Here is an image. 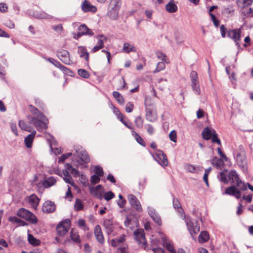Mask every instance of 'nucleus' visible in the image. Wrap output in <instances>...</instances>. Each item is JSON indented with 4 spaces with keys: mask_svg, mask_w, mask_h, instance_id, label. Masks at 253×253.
I'll return each mask as SVG.
<instances>
[{
    "mask_svg": "<svg viewBox=\"0 0 253 253\" xmlns=\"http://www.w3.org/2000/svg\"><path fill=\"white\" fill-rule=\"evenodd\" d=\"M16 215L29 222L31 224H36L38 222L37 216L27 209L21 208L17 211Z\"/></svg>",
    "mask_w": 253,
    "mask_h": 253,
    "instance_id": "f257e3e1",
    "label": "nucleus"
},
{
    "mask_svg": "<svg viewBox=\"0 0 253 253\" xmlns=\"http://www.w3.org/2000/svg\"><path fill=\"white\" fill-rule=\"evenodd\" d=\"M28 118L29 120V124H33L38 131H41L47 128L48 120L46 118V120H44L43 118L39 119L28 116Z\"/></svg>",
    "mask_w": 253,
    "mask_h": 253,
    "instance_id": "f03ea898",
    "label": "nucleus"
},
{
    "mask_svg": "<svg viewBox=\"0 0 253 253\" xmlns=\"http://www.w3.org/2000/svg\"><path fill=\"white\" fill-rule=\"evenodd\" d=\"M76 153L77 156L80 159V160L77 161L78 164L76 166L82 165V168L87 167L83 164V163L86 164L90 162V158L87 152L84 150L78 149L76 150Z\"/></svg>",
    "mask_w": 253,
    "mask_h": 253,
    "instance_id": "7ed1b4c3",
    "label": "nucleus"
},
{
    "mask_svg": "<svg viewBox=\"0 0 253 253\" xmlns=\"http://www.w3.org/2000/svg\"><path fill=\"white\" fill-rule=\"evenodd\" d=\"M71 220L69 219H66L60 222L56 227L58 234L60 236H64L68 231L70 227Z\"/></svg>",
    "mask_w": 253,
    "mask_h": 253,
    "instance_id": "20e7f679",
    "label": "nucleus"
},
{
    "mask_svg": "<svg viewBox=\"0 0 253 253\" xmlns=\"http://www.w3.org/2000/svg\"><path fill=\"white\" fill-rule=\"evenodd\" d=\"M134 239L139 245L145 248L146 240L145 237L144 231L142 229H137L133 232Z\"/></svg>",
    "mask_w": 253,
    "mask_h": 253,
    "instance_id": "39448f33",
    "label": "nucleus"
},
{
    "mask_svg": "<svg viewBox=\"0 0 253 253\" xmlns=\"http://www.w3.org/2000/svg\"><path fill=\"white\" fill-rule=\"evenodd\" d=\"M154 159L161 166L166 167L168 165V160L166 154L162 150L157 151L155 154L153 155Z\"/></svg>",
    "mask_w": 253,
    "mask_h": 253,
    "instance_id": "423d86ee",
    "label": "nucleus"
},
{
    "mask_svg": "<svg viewBox=\"0 0 253 253\" xmlns=\"http://www.w3.org/2000/svg\"><path fill=\"white\" fill-rule=\"evenodd\" d=\"M98 39V42L95 46L91 49L92 52H96L99 50L103 48L104 46V42L107 41V38L103 35H99L95 37Z\"/></svg>",
    "mask_w": 253,
    "mask_h": 253,
    "instance_id": "0eeeda50",
    "label": "nucleus"
},
{
    "mask_svg": "<svg viewBox=\"0 0 253 253\" xmlns=\"http://www.w3.org/2000/svg\"><path fill=\"white\" fill-rule=\"evenodd\" d=\"M241 29H235L233 30H229L227 31V36L229 38L234 40L238 46H240L238 42L241 38Z\"/></svg>",
    "mask_w": 253,
    "mask_h": 253,
    "instance_id": "6e6552de",
    "label": "nucleus"
},
{
    "mask_svg": "<svg viewBox=\"0 0 253 253\" xmlns=\"http://www.w3.org/2000/svg\"><path fill=\"white\" fill-rule=\"evenodd\" d=\"M146 118L150 122H154L157 120V114L153 106L146 105Z\"/></svg>",
    "mask_w": 253,
    "mask_h": 253,
    "instance_id": "1a4fd4ad",
    "label": "nucleus"
},
{
    "mask_svg": "<svg viewBox=\"0 0 253 253\" xmlns=\"http://www.w3.org/2000/svg\"><path fill=\"white\" fill-rule=\"evenodd\" d=\"M128 200L131 206L138 212H141L142 211V208L141 207L140 202L135 196L132 194L128 195Z\"/></svg>",
    "mask_w": 253,
    "mask_h": 253,
    "instance_id": "9d476101",
    "label": "nucleus"
},
{
    "mask_svg": "<svg viewBox=\"0 0 253 253\" xmlns=\"http://www.w3.org/2000/svg\"><path fill=\"white\" fill-rule=\"evenodd\" d=\"M187 226L190 233L196 234L200 231V226L197 221L192 222L190 220L187 219L186 221Z\"/></svg>",
    "mask_w": 253,
    "mask_h": 253,
    "instance_id": "9b49d317",
    "label": "nucleus"
},
{
    "mask_svg": "<svg viewBox=\"0 0 253 253\" xmlns=\"http://www.w3.org/2000/svg\"><path fill=\"white\" fill-rule=\"evenodd\" d=\"M224 194L234 196L237 199H240L242 196V193L240 192L238 189H236L235 185H232L230 187L226 188Z\"/></svg>",
    "mask_w": 253,
    "mask_h": 253,
    "instance_id": "f8f14e48",
    "label": "nucleus"
},
{
    "mask_svg": "<svg viewBox=\"0 0 253 253\" xmlns=\"http://www.w3.org/2000/svg\"><path fill=\"white\" fill-rule=\"evenodd\" d=\"M57 57L59 59L66 64H70V59L69 57V52L66 50H62L58 51L57 54Z\"/></svg>",
    "mask_w": 253,
    "mask_h": 253,
    "instance_id": "ddd939ff",
    "label": "nucleus"
},
{
    "mask_svg": "<svg viewBox=\"0 0 253 253\" xmlns=\"http://www.w3.org/2000/svg\"><path fill=\"white\" fill-rule=\"evenodd\" d=\"M56 206L54 202L51 201H45L42 206V210L44 212L51 213L55 211Z\"/></svg>",
    "mask_w": 253,
    "mask_h": 253,
    "instance_id": "4468645a",
    "label": "nucleus"
},
{
    "mask_svg": "<svg viewBox=\"0 0 253 253\" xmlns=\"http://www.w3.org/2000/svg\"><path fill=\"white\" fill-rule=\"evenodd\" d=\"M94 234L96 240L101 244H104L105 242L104 237L101 228L99 225H97L95 226Z\"/></svg>",
    "mask_w": 253,
    "mask_h": 253,
    "instance_id": "2eb2a0df",
    "label": "nucleus"
},
{
    "mask_svg": "<svg viewBox=\"0 0 253 253\" xmlns=\"http://www.w3.org/2000/svg\"><path fill=\"white\" fill-rule=\"evenodd\" d=\"M82 9L84 12H92L94 13L97 11L96 6L91 4L87 0H84L82 3Z\"/></svg>",
    "mask_w": 253,
    "mask_h": 253,
    "instance_id": "dca6fc26",
    "label": "nucleus"
},
{
    "mask_svg": "<svg viewBox=\"0 0 253 253\" xmlns=\"http://www.w3.org/2000/svg\"><path fill=\"white\" fill-rule=\"evenodd\" d=\"M148 213L156 223H157L159 226L161 225V219L158 214L156 212L155 210L149 208Z\"/></svg>",
    "mask_w": 253,
    "mask_h": 253,
    "instance_id": "f3484780",
    "label": "nucleus"
},
{
    "mask_svg": "<svg viewBox=\"0 0 253 253\" xmlns=\"http://www.w3.org/2000/svg\"><path fill=\"white\" fill-rule=\"evenodd\" d=\"M228 178L229 182H230L232 185H235L240 179L238 174L235 170H231L228 173Z\"/></svg>",
    "mask_w": 253,
    "mask_h": 253,
    "instance_id": "a211bd4d",
    "label": "nucleus"
},
{
    "mask_svg": "<svg viewBox=\"0 0 253 253\" xmlns=\"http://www.w3.org/2000/svg\"><path fill=\"white\" fill-rule=\"evenodd\" d=\"M119 9L108 6L107 15L112 20H116L119 16Z\"/></svg>",
    "mask_w": 253,
    "mask_h": 253,
    "instance_id": "6ab92c4d",
    "label": "nucleus"
},
{
    "mask_svg": "<svg viewBox=\"0 0 253 253\" xmlns=\"http://www.w3.org/2000/svg\"><path fill=\"white\" fill-rule=\"evenodd\" d=\"M28 109L31 113L35 116L34 117L39 119L43 118L44 120H46V117L35 106L32 105H29L28 106Z\"/></svg>",
    "mask_w": 253,
    "mask_h": 253,
    "instance_id": "aec40b11",
    "label": "nucleus"
},
{
    "mask_svg": "<svg viewBox=\"0 0 253 253\" xmlns=\"http://www.w3.org/2000/svg\"><path fill=\"white\" fill-rule=\"evenodd\" d=\"M78 53L80 54L81 58H84L87 62L89 61V53L87 51L85 47L79 46L78 47Z\"/></svg>",
    "mask_w": 253,
    "mask_h": 253,
    "instance_id": "412c9836",
    "label": "nucleus"
},
{
    "mask_svg": "<svg viewBox=\"0 0 253 253\" xmlns=\"http://www.w3.org/2000/svg\"><path fill=\"white\" fill-rule=\"evenodd\" d=\"M31 132V133L26 136L24 139L25 146L28 148L32 147L33 140L36 134L35 130Z\"/></svg>",
    "mask_w": 253,
    "mask_h": 253,
    "instance_id": "4be33fe9",
    "label": "nucleus"
},
{
    "mask_svg": "<svg viewBox=\"0 0 253 253\" xmlns=\"http://www.w3.org/2000/svg\"><path fill=\"white\" fill-rule=\"evenodd\" d=\"M40 199L35 194H32L30 196L28 197V202L30 203L32 207L35 210L37 209Z\"/></svg>",
    "mask_w": 253,
    "mask_h": 253,
    "instance_id": "5701e85b",
    "label": "nucleus"
},
{
    "mask_svg": "<svg viewBox=\"0 0 253 253\" xmlns=\"http://www.w3.org/2000/svg\"><path fill=\"white\" fill-rule=\"evenodd\" d=\"M163 246L171 253H176V251L174 250L173 246L170 244V242L168 241L167 237L165 236L162 237Z\"/></svg>",
    "mask_w": 253,
    "mask_h": 253,
    "instance_id": "b1692460",
    "label": "nucleus"
},
{
    "mask_svg": "<svg viewBox=\"0 0 253 253\" xmlns=\"http://www.w3.org/2000/svg\"><path fill=\"white\" fill-rule=\"evenodd\" d=\"M47 61H48L49 62L52 63L53 65H54L55 67H56L58 68H59L61 71H63L64 72L67 73V71L69 70L68 68H67L66 67L63 66L62 64H60L59 62L58 61L52 58H48L46 59Z\"/></svg>",
    "mask_w": 253,
    "mask_h": 253,
    "instance_id": "393cba45",
    "label": "nucleus"
},
{
    "mask_svg": "<svg viewBox=\"0 0 253 253\" xmlns=\"http://www.w3.org/2000/svg\"><path fill=\"white\" fill-rule=\"evenodd\" d=\"M212 129L213 128L211 129L209 127H206L203 129L202 135L204 139L208 140L211 138V136L213 134Z\"/></svg>",
    "mask_w": 253,
    "mask_h": 253,
    "instance_id": "a878e982",
    "label": "nucleus"
},
{
    "mask_svg": "<svg viewBox=\"0 0 253 253\" xmlns=\"http://www.w3.org/2000/svg\"><path fill=\"white\" fill-rule=\"evenodd\" d=\"M56 182V180L55 178L52 176H50L42 181V185L44 188H47L54 185Z\"/></svg>",
    "mask_w": 253,
    "mask_h": 253,
    "instance_id": "bb28decb",
    "label": "nucleus"
},
{
    "mask_svg": "<svg viewBox=\"0 0 253 253\" xmlns=\"http://www.w3.org/2000/svg\"><path fill=\"white\" fill-rule=\"evenodd\" d=\"M103 225L105 227L107 233L109 235L113 231V221L112 219H105Z\"/></svg>",
    "mask_w": 253,
    "mask_h": 253,
    "instance_id": "cd10ccee",
    "label": "nucleus"
},
{
    "mask_svg": "<svg viewBox=\"0 0 253 253\" xmlns=\"http://www.w3.org/2000/svg\"><path fill=\"white\" fill-rule=\"evenodd\" d=\"M79 31L81 32L82 34L83 35H89V36H93L94 33L93 32L89 29L85 24L81 25L78 28Z\"/></svg>",
    "mask_w": 253,
    "mask_h": 253,
    "instance_id": "c85d7f7f",
    "label": "nucleus"
},
{
    "mask_svg": "<svg viewBox=\"0 0 253 253\" xmlns=\"http://www.w3.org/2000/svg\"><path fill=\"white\" fill-rule=\"evenodd\" d=\"M63 174L64 176L63 179L67 183L71 184L72 186H74L75 183L74 180L70 174L69 171L66 169L63 170Z\"/></svg>",
    "mask_w": 253,
    "mask_h": 253,
    "instance_id": "c756f323",
    "label": "nucleus"
},
{
    "mask_svg": "<svg viewBox=\"0 0 253 253\" xmlns=\"http://www.w3.org/2000/svg\"><path fill=\"white\" fill-rule=\"evenodd\" d=\"M166 9L169 13H173L177 11V7L174 3V0H170L166 5Z\"/></svg>",
    "mask_w": 253,
    "mask_h": 253,
    "instance_id": "7c9ffc66",
    "label": "nucleus"
},
{
    "mask_svg": "<svg viewBox=\"0 0 253 253\" xmlns=\"http://www.w3.org/2000/svg\"><path fill=\"white\" fill-rule=\"evenodd\" d=\"M236 189H238L242 193V191H246L247 189V184L241 179L235 184Z\"/></svg>",
    "mask_w": 253,
    "mask_h": 253,
    "instance_id": "2f4dec72",
    "label": "nucleus"
},
{
    "mask_svg": "<svg viewBox=\"0 0 253 253\" xmlns=\"http://www.w3.org/2000/svg\"><path fill=\"white\" fill-rule=\"evenodd\" d=\"M209 239V234L207 231H202L199 236L198 241L201 243H204Z\"/></svg>",
    "mask_w": 253,
    "mask_h": 253,
    "instance_id": "473e14b6",
    "label": "nucleus"
},
{
    "mask_svg": "<svg viewBox=\"0 0 253 253\" xmlns=\"http://www.w3.org/2000/svg\"><path fill=\"white\" fill-rule=\"evenodd\" d=\"M227 172V170L226 169H224L222 171H221L220 172L219 176H218V179L225 184H228L229 183Z\"/></svg>",
    "mask_w": 253,
    "mask_h": 253,
    "instance_id": "72a5a7b5",
    "label": "nucleus"
},
{
    "mask_svg": "<svg viewBox=\"0 0 253 253\" xmlns=\"http://www.w3.org/2000/svg\"><path fill=\"white\" fill-rule=\"evenodd\" d=\"M122 4V0H109L108 6L120 10Z\"/></svg>",
    "mask_w": 253,
    "mask_h": 253,
    "instance_id": "f704fd0d",
    "label": "nucleus"
},
{
    "mask_svg": "<svg viewBox=\"0 0 253 253\" xmlns=\"http://www.w3.org/2000/svg\"><path fill=\"white\" fill-rule=\"evenodd\" d=\"M70 238H71L72 240L76 243L79 244L81 243L80 236L79 235L78 232L75 230L74 229H72L71 230Z\"/></svg>",
    "mask_w": 253,
    "mask_h": 253,
    "instance_id": "c9c22d12",
    "label": "nucleus"
},
{
    "mask_svg": "<svg viewBox=\"0 0 253 253\" xmlns=\"http://www.w3.org/2000/svg\"><path fill=\"white\" fill-rule=\"evenodd\" d=\"M29 123L28 124L25 122L23 120H20L19 121V126L23 130L31 132L32 131V127L29 125Z\"/></svg>",
    "mask_w": 253,
    "mask_h": 253,
    "instance_id": "e433bc0d",
    "label": "nucleus"
},
{
    "mask_svg": "<svg viewBox=\"0 0 253 253\" xmlns=\"http://www.w3.org/2000/svg\"><path fill=\"white\" fill-rule=\"evenodd\" d=\"M28 241L32 246H37L41 244V241L35 238L32 234H28Z\"/></svg>",
    "mask_w": 253,
    "mask_h": 253,
    "instance_id": "4c0bfd02",
    "label": "nucleus"
},
{
    "mask_svg": "<svg viewBox=\"0 0 253 253\" xmlns=\"http://www.w3.org/2000/svg\"><path fill=\"white\" fill-rule=\"evenodd\" d=\"M237 162L240 167L244 168L247 163L246 158L239 154L237 155Z\"/></svg>",
    "mask_w": 253,
    "mask_h": 253,
    "instance_id": "58836bf2",
    "label": "nucleus"
},
{
    "mask_svg": "<svg viewBox=\"0 0 253 253\" xmlns=\"http://www.w3.org/2000/svg\"><path fill=\"white\" fill-rule=\"evenodd\" d=\"M242 14L245 17H253V10L251 8L244 7L242 11Z\"/></svg>",
    "mask_w": 253,
    "mask_h": 253,
    "instance_id": "ea45409f",
    "label": "nucleus"
},
{
    "mask_svg": "<svg viewBox=\"0 0 253 253\" xmlns=\"http://www.w3.org/2000/svg\"><path fill=\"white\" fill-rule=\"evenodd\" d=\"M253 0H237V4L242 8L247 7L253 3Z\"/></svg>",
    "mask_w": 253,
    "mask_h": 253,
    "instance_id": "a19ab883",
    "label": "nucleus"
},
{
    "mask_svg": "<svg viewBox=\"0 0 253 253\" xmlns=\"http://www.w3.org/2000/svg\"><path fill=\"white\" fill-rule=\"evenodd\" d=\"M66 169L74 177L79 176L80 175L79 170L73 168V167L69 164H66Z\"/></svg>",
    "mask_w": 253,
    "mask_h": 253,
    "instance_id": "79ce46f5",
    "label": "nucleus"
},
{
    "mask_svg": "<svg viewBox=\"0 0 253 253\" xmlns=\"http://www.w3.org/2000/svg\"><path fill=\"white\" fill-rule=\"evenodd\" d=\"M113 95L116 99L117 101L120 104H124L125 103V100L123 96L118 91H114L113 92Z\"/></svg>",
    "mask_w": 253,
    "mask_h": 253,
    "instance_id": "37998d69",
    "label": "nucleus"
},
{
    "mask_svg": "<svg viewBox=\"0 0 253 253\" xmlns=\"http://www.w3.org/2000/svg\"><path fill=\"white\" fill-rule=\"evenodd\" d=\"M123 50L126 53H129L131 51H135V47L128 42H125L124 44Z\"/></svg>",
    "mask_w": 253,
    "mask_h": 253,
    "instance_id": "c03bdc74",
    "label": "nucleus"
},
{
    "mask_svg": "<svg viewBox=\"0 0 253 253\" xmlns=\"http://www.w3.org/2000/svg\"><path fill=\"white\" fill-rule=\"evenodd\" d=\"M132 134L135 136V139L137 143H138L140 145L143 147H145L146 146V143L145 142L144 140L140 135H138L137 133L135 132L134 130H132Z\"/></svg>",
    "mask_w": 253,
    "mask_h": 253,
    "instance_id": "a18cd8bd",
    "label": "nucleus"
},
{
    "mask_svg": "<svg viewBox=\"0 0 253 253\" xmlns=\"http://www.w3.org/2000/svg\"><path fill=\"white\" fill-rule=\"evenodd\" d=\"M234 11V9L233 6L229 5L227 6H224L222 10V13L225 14L229 15Z\"/></svg>",
    "mask_w": 253,
    "mask_h": 253,
    "instance_id": "49530a36",
    "label": "nucleus"
},
{
    "mask_svg": "<svg viewBox=\"0 0 253 253\" xmlns=\"http://www.w3.org/2000/svg\"><path fill=\"white\" fill-rule=\"evenodd\" d=\"M192 86V88L193 90L195 91V93L199 95L200 94L201 91H200V85L199 84V82H196L192 83L191 84Z\"/></svg>",
    "mask_w": 253,
    "mask_h": 253,
    "instance_id": "de8ad7c7",
    "label": "nucleus"
},
{
    "mask_svg": "<svg viewBox=\"0 0 253 253\" xmlns=\"http://www.w3.org/2000/svg\"><path fill=\"white\" fill-rule=\"evenodd\" d=\"M94 172L95 175H98L99 176L102 177L103 175V170L102 168L98 166H96L94 167Z\"/></svg>",
    "mask_w": 253,
    "mask_h": 253,
    "instance_id": "09e8293b",
    "label": "nucleus"
},
{
    "mask_svg": "<svg viewBox=\"0 0 253 253\" xmlns=\"http://www.w3.org/2000/svg\"><path fill=\"white\" fill-rule=\"evenodd\" d=\"M78 72L79 75L84 78L87 79L89 77V73L85 70L80 69L78 70Z\"/></svg>",
    "mask_w": 253,
    "mask_h": 253,
    "instance_id": "8fccbe9b",
    "label": "nucleus"
},
{
    "mask_svg": "<svg viewBox=\"0 0 253 253\" xmlns=\"http://www.w3.org/2000/svg\"><path fill=\"white\" fill-rule=\"evenodd\" d=\"M135 124L136 126L139 128L143 127V120L140 116H138L136 118L135 120Z\"/></svg>",
    "mask_w": 253,
    "mask_h": 253,
    "instance_id": "3c124183",
    "label": "nucleus"
},
{
    "mask_svg": "<svg viewBox=\"0 0 253 253\" xmlns=\"http://www.w3.org/2000/svg\"><path fill=\"white\" fill-rule=\"evenodd\" d=\"M74 207H75V209L77 211H80L83 209V208H84L83 205L82 204V203L80 199H76L75 205H74Z\"/></svg>",
    "mask_w": 253,
    "mask_h": 253,
    "instance_id": "603ef678",
    "label": "nucleus"
},
{
    "mask_svg": "<svg viewBox=\"0 0 253 253\" xmlns=\"http://www.w3.org/2000/svg\"><path fill=\"white\" fill-rule=\"evenodd\" d=\"M164 62L165 61L160 62L157 64V67L155 70L154 71V73L159 72L165 68L166 66Z\"/></svg>",
    "mask_w": 253,
    "mask_h": 253,
    "instance_id": "864d4df0",
    "label": "nucleus"
},
{
    "mask_svg": "<svg viewBox=\"0 0 253 253\" xmlns=\"http://www.w3.org/2000/svg\"><path fill=\"white\" fill-rule=\"evenodd\" d=\"M221 162V159H218L216 157H214L211 161V164L217 168L220 167Z\"/></svg>",
    "mask_w": 253,
    "mask_h": 253,
    "instance_id": "5fc2aeb1",
    "label": "nucleus"
},
{
    "mask_svg": "<svg viewBox=\"0 0 253 253\" xmlns=\"http://www.w3.org/2000/svg\"><path fill=\"white\" fill-rule=\"evenodd\" d=\"M100 176H99L98 175L94 174L92 175L90 177V181L91 183L93 185L95 184L96 183H98L100 181Z\"/></svg>",
    "mask_w": 253,
    "mask_h": 253,
    "instance_id": "6e6d98bb",
    "label": "nucleus"
},
{
    "mask_svg": "<svg viewBox=\"0 0 253 253\" xmlns=\"http://www.w3.org/2000/svg\"><path fill=\"white\" fill-rule=\"evenodd\" d=\"M115 197V194L111 191L106 192L104 195V198L106 201H108L113 199Z\"/></svg>",
    "mask_w": 253,
    "mask_h": 253,
    "instance_id": "4d7b16f0",
    "label": "nucleus"
},
{
    "mask_svg": "<svg viewBox=\"0 0 253 253\" xmlns=\"http://www.w3.org/2000/svg\"><path fill=\"white\" fill-rule=\"evenodd\" d=\"M169 137L171 141L176 142L177 141V134L175 130H172L169 134Z\"/></svg>",
    "mask_w": 253,
    "mask_h": 253,
    "instance_id": "13d9d810",
    "label": "nucleus"
},
{
    "mask_svg": "<svg viewBox=\"0 0 253 253\" xmlns=\"http://www.w3.org/2000/svg\"><path fill=\"white\" fill-rule=\"evenodd\" d=\"M190 77L191 80V83L196 82L198 81V75L196 71H192L191 72Z\"/></svg>",
    "mask_w": 253,
    "mask_h": 253,
    "instance_id": "bf43d9fd",
    "label": "nucleus"
},
{
    "mask_svg": "<svg viewBox=\"0 0 253 253\" xmlns=\"http://www.w3.org/2000/svg\"><path fill=\"white\" fill-rule=\"evenodd\" d=\"M102 188V186L101 185H97L95 188L94 189V191L95 194V196L100 199H102V195L101 193H98V192L100 190H101Z\"/></svg>",
    "mask_w": 253,
    "mask_h": 253,
    "instance_id": "052dcab7",
    "label": "nucleus"
},
{
    "mask_svg": "<svg viewBox=\"0 0 253 253\" xmlns=\"http://www.w3.org/2000/svg\"><path fill=\"white\" fill-rule=\"evenodd\" d=\"M173 207L175 209H180L182 210L180 202H179L178 199L176 198H173Z\"/></svg>",
    "mask_w": 253,
    "mask_h": 253,
    "instance_id": "680f3d73",
    "label": "nucleus"
},
{
    "mask_svg": "<svg viewBox=\"0 0 253 253\" xmlns=\"http://www.w3.org/2000/svg\"><path fill=\"white\" fill-rule=\"evenodd\" d=\"M210 15L211 17V19L215 27H218L219 26V21L216 18L215 16L212 14V13H210Z\"/></svg>",
    "mask_w": 253,
    "mask_h": 253,
    "instance_id": "e2e57ef3",
    "label": "nucleus"
},
{
    "mask_svg": "<svg viewBox=\"0 0 253 253\" xmlns=\"http://www.w3.org/2000/svg\"><path fill=\"white\" fill-rule=\"evenodd\" d=\"M72 155V153H68L62 155L59 158V162L63 163L66 159L71 156Z\"/></svg>",
    "mask_w": 253,
    "mask_h": 253,
    "instance_id": "0e129e2a",
    "label": "nucleus"
},
{
    "mask_svg": "<svg viewBox=\"0 0 253 253\" xmlns=\"http://www.w3.org/2000/svg\"><path fill=\"white\" fill-rule=\"evenodd\" d=\"M134 105L131 102H128L126 106V111L127 113H130L132 111Z\"/></svg>",
    "mask_w": 253,
    "mask_h": 253,
    "instance_id": "69168bd1",
    "label": "nucleus"
},
{
    "mask_svg": "<svg viewBox=\"0 0 253 253\" xmlns=\"http://www.w3.org/2000/svg\"><path fill=\"white\" fill-rule=\"evenodd\" d=\"M156 55L159 59L162 60L163 61L166 62L167 56L164 53L161 52H156Z\"/></svg>",
    "mask_w": 253,
    "mask_h": 253,
    "instance_id": "338daca9",
    "label": "nucleus"
},
{
    "mask_svg": "<svg viewBox=\"0 0 253 253\" xmlns=\"http://www.w3.org/2000/svg\"><path fill=\"white\" fill-rule=\"evenodd\" d=\"M185 169L188 171L193 173L195 172L196 170V168L194 166L190 164H187L186 165Z\"/></svg>",
    "mask_w": 253,
    "mask_h": 253,
    "instance_id": "774afa93",
    "label": "nucleus"
}]
</instances>
